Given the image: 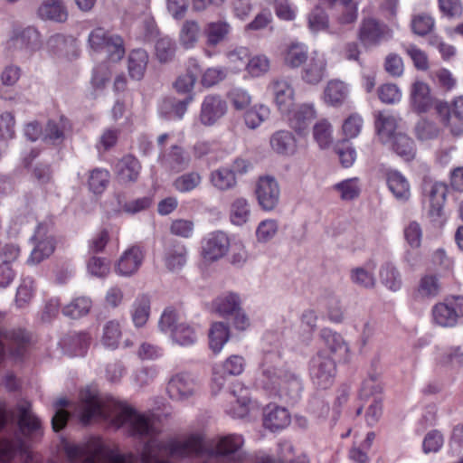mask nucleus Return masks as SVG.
I'll return each instance as SVG.
<instances>
[{
    "label": "nucleus",
    "instance_id": "nucleus-6",
    "mask_svg": "<svg viewBox=\"0 0 463 463\" xmlns=\"http://www.w3.org/2000/svg\"><path fill=\"white\" fill-rule=\"evenodd\" d=\"M309 374L315 385L326 389L332 385L336 374V365L324 352H317L309 362Z\"/></svg>",
    "mask_w": 463,
    "mask_h": 463
},
{
    "label": "nucleus",
    "instance_id": "nucleus-63",
    "mask_svg": "<svg viewBox=\"0 0 463 463\" xmlns=\"http://www.w3.org/2000/svg\"><path fill=\"white\" fill-rule=\"evenodd\" d=\"M23 450V444L18 439H0V461L11 460L18 451Z\"/></svg>",
    "mask_w": 463,
    "mask_h": 463
},
{
    "label": "nucleus",
    "instance_id": "nucleus-36",
    "mask_svg": "<svg viewBox=\"0 0 463 463\" xmlns=\"http://www.w3.org/2000/svg\"><path fill=\"white\" fill-rule=\"evenodd\" d=\"M380 282L389 290L396 292L402 288V279L398 269L392 263H384L379 270Z\"/></svg>",
    "mask_w": 463,
    "mask_h": 463
},
{
    "label": "nucleus",
    "instance_id": "nucleus-5",
    "mask_svg": "<svg viewBox=\"0 0 463 463\" xmlns=\"http://www.w3.org/2000/svg\"><path fill=\"white\" fill-rule=\"evenodd\" d=\"M432 322L441 327H453L463 317V297H452L431 308Z\"/></svg>",
    "mask_w": 463,
    "mask_h": 463
},
{
    "label": "nucleus",
    "instance_id": "nucleus-25",
    "mask_svg": "<svg viewBox=\"0 0 463 463\" xmlns=\"http://www.w3.org/2000/svg\"><path fill=\"white\" fill-rule=\"evenodd\" d=\"M37 14L43 20L63 23L68 18V12L61 0H43Z\"/></svg>",
    "mask_w": 463,
    "mask_h": 463
},
{
    "label": "nucleus",
    "instance_id": "nucleus-37",
    "mask_svg": "<svg viewBox=\"0 0 463 463\" xmlns=\"http://www.w3.org/2000/svg\"><path fill=\"white\" fill-rule=\"evenodd\" d=\"M392 148L404 161L412 160L416 155L414 141L403 133L393 136Z\"/></svg>",
    "mask_w": 463,
    "mask_h": 463
},
{
    "label": "nucleus",
    "instance_id": "nucleus-22",
    "mask_svg": "<svg viewBox=\"0 0 463 463\" xmlns=\"http://www.w3.org/2000/svg\"><path fill=\"white\" fill-rule=\"evenodd\" d=\"M11 43L14 48L22 49L24 55L29 57L41 48V36L36 29L29 27L15 35Z\"/></svg>",
    "mask_w": 463,
    "mask_h": 463
},
{
    "label": "nucleus",
    "instance_id": "nucleus-34",
    "mask_svg": "<svg viewBox=\"0 0 463 463\" xmlns=\"http://www.w3.org/2000/svg\"><path fill=\"white\" fill-rule=\"evenodd\" d=\"M440 291V283L436 275L426 274L419 281L415 291L417 299L425 300L436 298Z\"/></svg>",
    "mask_w": 463,
    "mask_h": 463
},
{
    "label": "nucleus",
    "instance_id": "nucleus-30",
    "mask_svg": "<svg viewBox=\"0 0 463 463\" xmlns=\"http://www.w3.org/2000/svg\"><path fill=\"white\" fill-rule=\"evenodd\" d=\"M346 93L347 88L345 81L331 80L324 90V100L329 106L339 107L345 102Z\"/></svg>",
    "mask_w": 463,
    "mask_h": 463
},
{
    "label": "nucleus",
    "instance_id": "nucleus-50",
    "mask_svg": "<svg viewBox=\"0 0 463 463\" xmlns=\"http://www.w3.org/2000/svg\"><path fill=\"white\" fill-rule=\"evenodd\" d=\"M270 69V61L264 54H257L248 58L246 71L252 77H260Z\"/></svg>",
    "mask_w": 463,
    "mask_h": 463
},
{
    "label": "nucleus",
    "instance_id": "nucleus-26",
    "mask_svg": "<svg viewBox=\"0 0 463 463\" xmlns=\"http://www.w3.org/2000/svg\"><path fill=\"white\" fill-rule=\"evenodd\" d=\"M231 32V25L226 21H214L208 23L203 29L205 43L214 47L225 41Z\"/></svg>",
    "mask_w": 463,
    "mask_h": 463
},
{
    "label": "nucleus",
    "instance_id": "nucleus-32",
    "mask_svg": "<svg viewBox=\"0 0 463 463\" xmlns=\"http://www.w3.org/2000/svg\"><path fill=\"white\" fill-rule=\"evenodd\" d=\"M201 33V28L198 22L194 20H186L183 23L178 41L180 45L185 49H193L197 44Z\"/></svg>",
    "mask_w": 463,
    "mask_h": 463
},
{
    "label": "nucleus",
    "instance_id": "nucleus-49",
    "mask_svg": "<svg viewBox=\"0 0 463 463\" xmlns=\"http://www.w3.org/2000/svg\"><path fill=\"white\" fill-rule=\"evenodd\" d=\"M383 387L379 382V374H370L362 384L359 397L361 400L371 401L373 397H380Z\"/></svg>",
    "mask_w": 463,
    "mask_h": 463
},
{
    "label": "nucleus",
    "instance_id": "nucleus-31",
    "mask_svg": "<svg viewBox=\"0 0 463 463\" xmlns=\"http://www.w3.org/2000/svg\"><path fill=\"white\" fill-rule=\"evenodd\" d=\"M209 180L212 185L221 192L233 189L237 185L235 174L228 166L212 171Z\"/></svg>",
    "mask_w": 463,
    "mask_h": 463
},
{
    "label": "nucleus",
    "instance_id": "nucleus-11",
    "mask_svg": "<svg viewBox=\"0 0 463 463\" xmlns=\"http://www.w3.org/2000/svg\"><path fill=\"white\" fill-rule=\"evenodd\" d=\"M393 32L387 24L373 18L364 19L360 26L359 38L365 45H378L392 38Z\"/></svg>",
    "mask_w": 463,
    "mask_h": 463
},
{
    "label": "nucleus",
    "instance_id": "nucleus-56",
    "mask_svg": "<svg viewBox=\"0 0 463 463\" xmlns=\"http://www.w3.org/2000/svg\"><path fill=\"white\" fill-rule=\"evenodd\" d=\"M279 225L277 221L267 219L260 222L256 229V238L259 242L265 243L272 240L277 234Z\"/></svg>",
    "mask_w": 463,
    "mask_h": 463
},
{
    "label": "nucleus",
    "instance_id": "nucleus-2",
    "mask_svg": "<svg viewBox=\"0 0 463 463\" xmlns=\"http://www.w3.org/2000/svg\"><path fill=\"white\" fill-rule=\"evenodd\" d=\"M279 352L271 351L263 354L257 384L274 395L298 397L301 389L298 378L281 366Z\"/></svg>",
    "mask_w": 463,
    "mask_h": 463
},
{
    "label": "nucleus",
    "instance_id": "nucleus-29",
    "mask_svg": "<svg viewBox=\"0 0 463 463\" xmlns=\"http://www.w3.org/2000/svg\"><path fill=\"white\" fill-rule=\"evenodd\" d=\"M187 249L184 244L176 243L165 250L164 262L171 272L181 270L186 263Z\"/></svg>",
    "mask_w": 463,
    "mask_h": 463
},
{
    "label": "nucleus",
    "instance_id": "nucleus-17",
    "mask_svg": "<svg viewBox=\"0 0 463 463\" xmlns=\"http://www.w3.org/2000/svg\"><path fill=\"white\" fill-rule=\"evenodd\" d=\"M243 444L244 439L242 436L237 434L227 435L220 438L216 441L214 448L212 449L210 454L216 456H230L236 454V459L238 461H243L245 455L242 452H240Z\"/></svg>",
    "mask_w": 463,
    "mask_h": 463
},
{
    "label": "nucleus",
    "instance_id": "nucleus-19",
    "mask_svg": "<svg viewBox=\"0 0 463 463\" xmlns=\"http://www.w3.org/2000/svg\"><path fill=\"white\" fill-rule=\"evenodd\" d=\"M140 170L139 161L132 156H126L116 164V178L121 184H133L138 179Z\"/></svg>",
    "mask_w": 463,
    "mask_h": 463
},
{
    "label": "nucleus",
    "instance_id": "nucleus-53",
    "mask_svg": "<svg viewBox=\"0 0 463 463\" xmlns=\"http://www.w3.org/2000/svg\"><path fill=\"white\" fill-rule=\"evenodd\" d=\"M175 43L172 39L160 38L156 43V56L160 62H168L175 57Z\"/></svg>",
    "mask_w": 463,
    "mask_h": 463
},
{
    "label": "nucleus",
    "instance_id": "nucleus-41",
    "mask_svg": "<svg viewBox=\"0 0 463 463\" xmlns=\"http://www.w3.org/2000/svg\"><path fill=\"white\" fill-rule=\"evenodd\" d=\"M214 308L221 316L226 317L232 315L241 307L240 297L232 292H229L218 297L214 300Z\"/></svg>",
    "mask_w": 463,
    "mask_h": 463
},
{
    "label": "nucleus",
    "instance_id": "nucleus-13",
    "mask_svg": "<svg viewBox=\"0 0 463 463\" xmlns=\"http://www.w3.org/2000/svg\"><path fill=\"white\" fill-rule=\"evenodd\" d=\"M227 112L226 101L221 96L209 94L204 97L199 114L200 122L206 127L214 125Z\"/></svg>",
    "mask_w": 463,
    "mask_h": 463
},
{
    "label": "nucleus",
    "instance_id": "nucleus-58",
    "mask_svg": "<svg viewBox=\"0 0 463 463\" xmlns=\"http://www.w3.org/2000/svg\"><path fill=\"white\" fill-rule=\"evenodd\" d=\"M69 347L74 355H83L90 345V336L85 332L74 333L70 336Z\"/></svg>",
    "mask_w": 463,
    "mask_h": 463
},
{
    "label": "nucleus",
    "instance_id": "nucleus-12",
    "mask_svg": "<svg viewBox=\"0 0 463 463\" xmlns=\"http://www.w3.org/2000/svg\"><path fill=\"white\" fill-rule=\"evenodd\" d=\"M145 259L141 247L132 245L126 249L115 263L114 270L120 277H131L140 269Z\"/></svg>",
    "mask_w": 463,
    "mask_h": 463
},
{
    "label": "nucleus",
    "instance_id": "nucleus-8",
    "mask_svg": "<svg viewBox=\"0 0 463 463\" xmlns=\"http://www.w3.org/2000/svg\"><path fill=\"white\" fill-rule=\"evenodd\" d=\"M436 111L442 123L450 128L454 135H460L463 132L459 124L463 126V96L457 97L451 104L444 101H439L435 105Z\"/></svg>",
    "mask_w": 463,
    "mask_h": 463
},
{
    "label": "nucleus",
    "instance_id": "nucleus-28",
    "mask_svg": "<svg viewBox=\"0 0 463 463\" xmlns=\"http://www.w3.org/2000/svg\"><path fill=\"white\" fill-rule=\"evenodd\" d=\"M251 215L250 204L244 197L235 198L229 207V220L235 226L246 224Z\"/></svg>",
    "mask_w": 463,
    "mask_h": 463
},
{
    "label": "nucleus",
    "instance_id": "nucleus-21",
    "mask_svg": "<svg viewBox=\"0 0 463 463\" xmlns=\"http://www.w3.org/2000/svg\"><path fill=\"white\" fill-rule=\"evenodd\" d=\"M271 149L281 156H292L297 152V139L289 130H278L269 138Z\"/></svg>",
    "mask_w": 463,
    "mask_h": 463
},
{
    "label": "nucleus",
    "instance_id": "nucleus-38",
    "mask_svg": "<svg viewBox=\"0 0 463 463\" xmlns=\"http://www.w3.org/2000/svg\"><path fill=\"white\" fill-rule=\"evenodd\" d=\"M230 338L229 326L223 322L213 323L209 331L210 348L215 353H220Z\"/></svg>",
    "mask_w": 463,
    "mask_h": 463
},
{
    "label": "nucleus",
    "instance_id": "nucleus-57",
    "mask_svg": "<svg viewBox=\"0 0 463 463\" xmlns=\"http://www.w3.org/2000/svg\"><path fill=\"white\" fill-rule=\"evenodd\" d=\"M403 236L411 248H420L422 240V229L420 224L416 221L410 222L403 229Z\"/></svg>",
    "mask_w": 463,
    "mask_h": 463
},
{
    "label": "nucleus",
    "instance_id": "nucleus-1",
    "mask_svg": "<svg viewBox=\"0 0 463 463\" xmlns=\"http://www.w3.org/2000/svg\"><path fill=\"white\" fill-rule=\"evenodd\" d=\"M78 413L80 420L87 424L91 419H103L119 428L128 425L133 435L147 437L138 456L122 454L116 448H110L99 439H92L86 445L65 446V453L71 460L84 457L82 463H171L162 458L165 451L174 458H184L203 453V437L192 434L185 439L171 438L162 440L156 438L160 433L153 418L137 412L133 408L114 398H101L98 390L87 387L80 392Z\"/></svg>",
    "mask_w": 463,
    "mask_h": 463
},
{
    "label": "nucleus",
    "instance_id": "nucleus-14",
    "mask_svg": "<svg viewBox=\"0 0 463 463\" xmlns=\"http://www.w3.org/2000/svg\"><path fill=\"white\" fill-rule=\"evenodd\" d=\"M256 194L263 210H273L279 201L280 191L278 182L270 176L260 177L257 183Z\"/></svg>",
    "mask_w": 463,
    "mask_h": 463
},
{
    "label": "nucleus",
    "instance_id": "nucleus-27",
    "mask_svg": "<svg viewBox=\"0 0 463 463\" xmlns=\"http://www.w3.org/2000/svg\"><path fill=\"white\" fill-rule=\"evenodd\" d=\"M70 128L69 121L63 117L49 120L43 132V139L47 143L61 144Z\"/></svg>",
    "mask_w": 463,
    "mask_h": 463
},
{
    "label": "nucleus",
    "instance_id": "nucleus-61",
    "mask_svg": "<svg viewBox=\"0 0 463 463\" xmlns=\"http://www.w3.org/2000/svg\"><path fill=\"white\" fill-rule=\"evenodd\" d=\"M374 437L375 435L373 432H368L366 434V438L362 442L357 441L356 437H354L355 440L354 443L358 444L359 447H354L349 457L356 463H367L368 457L364 450L368 449L371 447Z\"/></svg>",
    "mask_w": 463,
    "mask_h": 463
},
{
    "label": "nucleus",
    "instance_id": "nucleus-59",
    "mask_svg": "<svg viewBox=\"0 0 463 463\" xmlns=\"http://www.w3.org/2000/svg\"><path fill=\"white\" fill-rule=\"evenodd\" d=\"M430 203H445L447 186L443 183H430L424 187Z\"/></svg>",
    "mask_w": 463,
    "mask_h": 463
},
{
    "label": "nucleus",
    "instance_id": "nucleus-45",
    "mask_svg": "<svg viewBox=\"0 0 463 463\" xmlns=\"http://www.w3.org/2000/svg\"><path fill=\"white\" fill-rule=\"evenodd\" d=\"M332 126L326 119L318 120L313 127V137L321 149H326L333 143Z\"/></svg>",
    "mask_w": 463,
    "mask_h": 463
},
{
    "label": "nucleus",
    "instance_id": "nucleus-60",
    "mask_svg": "<svg viewBox=\"0 0 463 463\" xmlns=\"http://www.w3.org/2000/svg\"><path fill=\"white\" fill-rule=\"evenodd\" d=\"M196 74L191 70H187L184 73L179 75L173 83L174 89L181 94H192V90L196 82Z\"/></svg>",
    "mask_w": 463,
    "mask_h": 463
},
{
    "label": "nucleus",
    "instance_id": "nucleus-7",
    "mask_svg": "<svg viewBox=\"0 0 463 463\" xmlns=\"http://www.w3.org/2000/svg\"><path fill=\"white\" fill-rule=\"evenodd\" d=\"M268 90L278 109L282 114H289L295 101V90L291 81L284 77L274 78L269 83Z\"/></svg>",
    "mask_w": 463,
    "mask_h": 463
},
{
    "label": "nucleus",
    "instance_id": "nucleus-46",
    "mask_svg": "<svg viewBox=\"0 0 463 463\" xmlns=\"http://www.w3.org/2000/svg\"><path fill=\"white\" fill-rule=\"evenodd\" d=\"M307 60V48L301 43H292L284 56L285 63L291 68H298Z\"/></svg>",
    "mask_w": 463,
    "mask_h": 463
},
{
    "label": "nucleus",
    "instance_id": "nucleus-9",
    "mask_svg": "<svg viewBox=\"0 0 463 463\" xmlns=\"http://www.w3.org/2000/svg\"><path fill=\"white\" fill-rule=\"evenodd\" d=\"M229 249L228 235L222 231H216L203 238L201 255L205 262H214L222 259L228 253Z\"/></svg>",
    "mask_w": 463,
    "mask_h": 463
},
{
    "label": "nucleus",
    "instance_id": "nucleus-55",
    "mask_svg": "<svg viewBox=\"0 0 463 463\" xmlns=\"http://www.w3.org/2000/svg\"><path fill=\"white\" fill-rule=\"evenodd\" d=\"M411 25L415 34L424 36L432 31L435 22L430 15L422 13L413 15Z\"/></svg>",
    "mask_w": 463,
    "mask_h": 463
},
{
    "label": "nucleus",
    "instance_id": "nucleus-20",
    "mask_svg": "<svg viewBox=\"0 0 463 463\" xmlns=\"http://www.w3.org/2000/svg\"><path fill=\"white\" fill-rule=\"evenodd\" d=\"M411 103L413 110L418 113L427 112L432 108L434 99L427 83L417 80L411 85Z\"/></svg>",
    "mask_w": 463,
    "mask_h": 463
},
{
    "label": "nucleus",
    "instance_id": "nucleus-43",
    "mask_svg": "<svg viewBox=\"0 0 463 463\" xmlns=\"http://www.w3.org/2000/svg\"><path fill=\"white\" fill-rule=\"evenodd\" d=\"M203 181L199 172L191 171L179 175L173 183V186L180 193H189L198 188Z\"/></svg>",
    "mask_w": 463,
    "mask_h": 463
},
{
    "label": "nucleus",
    "instance_id": "nucleus-52",
    "mask_svg": "<svg viewBox=\"0 0 463 463\" xmlns=\"http://www.w3.org/2000/svg\"><path fill=\"white\" fill-rule=\"evenodd\" d=\"M150 301L146 296L138 297L134 303L133 322L137 326H144L149 317Z\"/></svg>",
    "mask_w": 463,
    "mask_h": 463
},
{
    "label": "nucleus",
    "instance_id": "nucleus-18",
    "mask_svg": "<svg viewBox=\"0 0 463 463\" xmlns=\"http://www.w3.org/2000/svg\"><path fill=\"white\" fill-rule=\"evenodd\" d=\"M288 117L290 127L298 133H303L307 129L311 121L316 118V110L312 104L303 103L291 109Z\"/></svg>",
    "mask_w": 463,
    "mask_h": 463
},
{
    "label": "nucleus",
    "instance_id": "nucleus-4",
    "mask_svg": "<svg viewBox=\"0 0 463 463\" xmlns=\"http://www.w3.org/2000/svg\"><path fill=\"white\" fill-rule=\"evenodd\" d=\"M88 45L95 52H106L112 61H120L126 52L123 39L102 27H96L90 33Z\"/></svg>",
    "mask_w": 463,
    "mask_h": 463
},
{
    "label": "nucleus",
    "instance_id": "nucleus-39",
    "mask_svg": "<svg viewBox=\"0 0 463 463\" xmlns=\"http://www.w3.org/2000/svg\"><path fill=\"white\" fill-rule=\"evenodd\" d=\"M148 61V55L145 50L137 49L129 53L128 72L132 79L139 80L144 77Z\"/></svg>",
    "mask_w": 463,
    "mask_h": 463
},
{
    "label": "nucleus",
    "instance_id": "nucleus-24",
    "mask_svg": "<svg viewBox=\"0 0 463 463\" xmlns=\"http://www.w3.org/2000/svg\"><path fill=\"white\" fill-rule=\"evenodd\" d=\"M264 425L270 430H277L287 427L290 422V416L285 408L269 404L264 410Z\"/></svg>",
    "mask_w": 463,
    "mask_h": 463
},
{
    "label": "nucleus",
    "instance_id": "nucleus-23",
    "mask_svg": "<svg viewBox=\"0 0 463 463\" xmlns=\"http://www.w3.org/2000/svg\"><path fill=\"white\" fill-rule=\"evenodd\" d=\"M19 426L21 430L29 435H41L42 423L41 420L32 412L31 404L28 402H23L18 404Z\"/></svg>",
    "mask_w": 463,
    "mask_h": 463
},
{
    "label": "nucleus",
    "instance_id": "nucleus-48",
    "mask_svg": "<svg viewBox=\"0 0 463 463\" xmlns=\"http://www.w3.org/2000/svg\"><path fill=\"white\" fill-rule=\"evenodd\" d=\"M121 337V326L118 321H108L103 327L102 344L109 348L115 349L118 347Z\"/></svg>",
    "mask_w": 463,
    "mask_h": 463
},
{
    "label": "nucleus",
    "instance_id": "nucleus-40",
    "mask_svg": "<svg viewBox=\"0 0 463 463\" xmlns=\"http://www.w3.org/2000/svg\"><path fill=\"white\" fill-rule=\"evenodd\" d=\"M92 301L88 297H78L62 308V314L70 318H80L89 314Z\"/></svg>",
    "mask_w": 463,
    "mask_h": 463
},
{
    "label": "nucleus",
    "instance_id": "nucleus-62",
    "mask_svg": "<svg viewBox=\"0 0 463 463\" xmlns=\"http://www.w3.org/2000/svg\"><path fill=\"white\" fill-rule=\"evenodd\" d=\"M245 359L241 355L232 354L229 356L219 368L223 374L239 375L245 368Z\"/></svg>",
    "mask_w": 463,
    "mask_h": 463
},
{
    "label": "nucleus",
    "instance_id": "nucleus-3",
    "mask_svg": "<svg viewBox=\"0 0 463 463\" xmlns=\"http://www.w3.org/2000/svg\"><path fill=\"white\" fill-rule=\"evenodd\" d=\"M158 326L162 332L169 333L174 343L181 346H189L197 341L195 329L181 321L179 314L172 307L165 309L159 319Z\"/></svg>",
    "mask_w": 463,
    "mask_h": 463
},
{
    "label": "nucleus",
    "instance_id": "nucleus-16",
    "mask_svg": "<svg viewBox=\"0 0 463 463\" xmlns=\"http://www.w3.org/2000/svg\"><path fill=\"white\" fill-rule=\"evenodd\" d=\"M326 67L327 61L325 56L315 52L308 61L304 65L301 79L307 84L317 85L325 78Z\"/></svg>",
    "mask_w": 463,
    "mask_h": 463
},
{
    "label": "nucleus",
    "instance_id": "nucleus-47",
    "mask_svg": "<svg viewBox=\"0 0 463 463\" xmlns=\"http://www.w3.org/2000/svg\"><path fill=\"white\" fill-rule=\"evenodd\" d=\"M269 109L267 106L255 105L246 111L244 115L245 124L249 128L255 129L269 118Z\"/></svg>",
    "mask_w": 463,
    "mask_h": 463
},
{
    "label": "nucleus",
    "instance_id": "nucleus-15",
    "mask_svg": "<svg viewBox=\"0 0 463 463\" xmlns=\"http://www.w3.org/2000/svg\"><path fill=\"white\" fill-rule=\"evenodd\" d=\"M47 227L40 224L34 233L33 239L36 242L33 250L29 262L36 264L48 258L54 250V241L52 235L47 234Z\"/></svg>",
    "mask_w": 463,
    "mask_h": 463
},
{
    "label": "nucleus",
    "instance_id": "nucleus-42",
    "mask_svg": "<svg viewBox=\"0 0 463 463\" xmlns=\"http://www.w3.org/2000/svg\"><path fill=\"white\" fill-rule=\"evenodd\" d=\"M235 404L232 405L228 412L234 418H243L250 411V399L247 389L241 387L239 391H233Z\"/></svg>",
    "mask_w": 463,
    "mask_h": 463
},
{
    "label": "nucleus",
    "instance_id": "nucleus-35",
    "mask_svg": "<svg viewBox=\"0 0 463 463\" xmlns=\"http://www.w3.org/2000/svg\"><path fill=\"white\" fill-rule=\"evenodd\" d=\"M397 128V118L389 112H379L375 118V128L383 142L393 138Z\"/></svg>",
    "mask_w": 463,
    "mask_h": 463
},
{
    "label": "nucleus",
    "instance_id": "nucleus-33",
    "mask_svg": "<svg viewBox=\"0 0 463 463\" xmlns=\"http://www.w3.org/2000/svg\"><path fill=\"white\" fill-rule=\"evenodd\" d=\"M387 184L396 199L407 201L410 198V184L400 172L396 170L389 171L387 173Z\"/></svg>",
    "mask_w": 463,
    "mask_h": 463
},
{
    "label": "nucleus",
    "instance_id": "nucleus-64",
    "mask_svg": "<svg viewBox=\"0 0 463 463\" xmlns=\"http://www.w3.org/2000/svg\"><path fill=\"white\" fill-rule=\"evenodd\" d=\"M351 278L354 284L364 288H372L375 285L373 267L370 270L364 268H356L352 271Z\"/></svg>",
    "mask_w": 463,
    "mask_h": 463
},
{
    "label": "nucleus",
    "instance_id": "nucleus-54",
    "mask_svg": "<svg viewBox=\"0 0 463 463\" xmlns=\"http://www.w3.org/2000/svg\"><path fill=\"white\" fill-rule=\"evenodd\" d=\"M109 181V173L105 169H94L90 173L88 179L89 188L94 194H101Z\"/></svg>",
    "mask_w": 463,
    "mask_h": 463
},
{
    "label": "nucleus",
    "instance_id": "nucleus-44",
    "mask_svg": "<svg viewBox=\"0 0 463 463\" xmlns=\"http://www.w3.org/2000/svg\"><path fill=\"white\" fill-rule=\"evenodd\" d=\"M165 164L172 170L180 172L190 165V156L184 150L177 146H173L171 152L165 159Z\"/></svg>",
    "mask_w": 463,
    "mask_h": 463
},
{
    "label": "nucleus",
    "instance_id": "nucleus-10",
    "mask_svg": "<svg viewBox=\"0 0 463 463\" xmlns=\"http://www.w3.org/2000/svg\"><path fill=\"white\" fill-rule=\"evenodd\" d=\"M166 390L172 400L182 402L196 393L198 383L191 373L182 372L170 378Z\"/></svg>",
    "mask_w": 463,
    "mask_h": 463
},
{
    "label": "nucleus",
    "instance_id": "nucleus-51",
    "mask_svg": "<svg viewBox=\"0 0 463 463\" xmlns=\"http://www.w3.org/2000/svg\"><path fill=\"white\" fill-rule=\"evenodd\" d=\"M402 48L417 70L424 71L430 68L428 54L423 50L413 43L404 44Z\"/></svg>",
    "mask_w": 463,
    "mask_h": 463
}]
</instances>
